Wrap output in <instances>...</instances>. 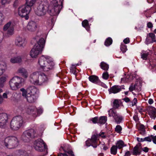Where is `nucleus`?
<instances>
[{"instance_id":"393cba45","label":"nucleus","mask_w":156,"mask_h":156,"mask_svg":"<svg viewBox=\"0 0 156 156\" xmlns=\"http://www.w3.org/2000/svg\"><path fill=\"white\" fill-rule=\"evenodd\" d=\"M18 72L21 74L25 78H27L28 76V73L27 71L23 68H20Z\"/></svg>"},{"instance_id":"37998d69","label":"nucleus","mask_w":156,"mask_h":156,"mask_svg":"<svg viewBox=\"0 0 156 156\" xmlns=\"http://www.w3.org/2000/svg\"><path fill=\"white\" fill-rule=\"evenodd\" d=\"M112 42V40L111 37H108L105 40V44L107 46H108L110 45Z\"/></svg>"},{"instance_id":"6e6d98bb","label":"nucleus","mask_w":156,"mask_h":156,"mask_svg":"<svg viewBox=\"0 0 156 156\" xmlns=\"http://www.w3.org/2000/svg\"><path fill=\"white\" fill-rule=\"evenodd\" d=\"M5 17L3 14L1 12H0V25L2 23Z\"/></svg>"},{"instance_id":"79ce46f5","label":"nucleus","mask_w":156,"mask_h":156,"mask_svg":"<svg viewBox=\"0 0 156 156\" xmlns=\"http://www.w3.org/2000/svg\"><path fill=\"white\" fill-rule=\"evenodd\" d=\"M17 154L19 156H28L26 151L20 150H18Z\"/></svg>"},{"instance_id":"8fccbe9b","label":"nucleus","mask_w":156,"mask_h":156,"mask_svg":"<svg viewBox=\"0 0 156 156\" xmlns=\"http://www.w3.org/2000/svg\"><path fill=\"white\" fill-rule=\"evenodd\" d=\"M148 34L149 37L151 38L152 42H154L156 41L155 35L153 33H150Z\"/></svg>"},{"instance_id":"0e129e2a","label":"nucleus","mask_w":156,"mask_h":156,"mask_svg":"<svg viewBox=\"0 0 156 156\" xmlns=\"http://www.w3.org/2000/svg\"><path fill=\"white\" fill-rule=\"evenodd\" d=\"M152 138V140L154 144H156V136H154L153 135Z\"/></svg>"},{"instance_id":"bf43d9fd","label":"nucleus","mask_w":156,"mask_h":156,"mask_svg":"<svg viewBox=\"0 0 156 156\" xmlns=\"http://www.w3.org/2000/svg\"><path fill=\"white\" fill-rule=\"evenodd\" d=\"M132 106H133L134 105H135L137 103V100L136 98H134L133 101L132 102Z\"/></svg>"},{"instance_id":"ddd939ff","label":"nucleus","mask_w":156,"mask_h":156,"mask_svg":"<svg viewBox=\"0 0 156 156\" xmlns=\"http://www.w3.org/2000/svg\"><path fill=\"white\" fill-rule=\"evenodd\" d=\"M11 22H9L5 24L4 26L3 30L4 31H7V33L8 34L12 35L13 33L14 28L11 25Z\"/></svg>"},{"instance_id":"052dcab7","label":"nucleus","mask_w":156,"mask_h":156,"mask_svg":"<svg viewBox=\"0 0 156 156\" xmlns=\"http://www.w3.org/2000/svg\"><path fill=\"white\" fill-rule=\"evenodd\" d=\"M130 40L129 38H126L123 40V42L125 44H127L129 43Z\"/></svg>"},{"instance_id":"412c9836","label":"nucleus","mask_w":156,"mask_h":156,"mask_svg":"<svg viewBox=\"0 0 156 156\" xmlns=\"http://www.w3.org/2000/svg\"><path fill=\"white\" fill-rule=\"evenodd\" d=\"M15 44L19 47H21L23 46L24 43V39L22 37H18L15 40Z\"/></svg>"},{"instance_id":"49530a36","label":"nucleus","mask_w":156,"mask_h":156,"mask_svg":"<svg viewBox=\"0 0 156 156\" xmlns=\"http://www.w3.org/2000/svg\"><path fill=\"white\" fill-rule=\"evenodd\" d=\"M20 90L22 92V96L24 98H26L27 96V91L24 88H22L20 89Z\"/></svg>"},{"instance_id":"4468645a","label":"nucleus","mask_w":156,"mask_h":156,"mask_svg":"<svg viewBox=\"0 0 156 156\" xmlns=\"http://www.w3.org/2000/svg\"><path fill=\"white\" fill-rule=\"evenodd\" d=\"M27 28L29 31L34 32L36 31L37 29V24L34 21H30L27 26Z\"/></svg>"},{"instance_id":"09e8293b","label":"nucleus","mask_w":156,"mask_h":156,"mask_svg":"<svg viewBox=\"0 0 156 156\" xmlns=\"http://www.w3.org/2000/svg\"><path fill=\"white\" fill-rule=\"evenodd\" d=\"M120 49L123 53L126 52V51L127 50V48L126 45L123 44H121L120 47Z\"/></svg>"},{"instance_id":"4be33fe9","label":"nucleus","mask_w":156,"mask_h":156,"mask_svg":"<svg viewBox=\"0 0 156 156\" xmlns=\"http://www.w3.org/2000/svg\"><path fill=\"white\" fill-rule=\"evenodd\" d=\"M26 98L27 101L29 103L34 102L36 100V97L35 95L29 94H27Z\"/></svg>"},{"instance_id":"7c9ffc66","label":"nucleus","mask_w":156,"mask_h":156,"mask_svg":"<svg viewBox=\"0 0 156 156\" xmlns=\"http://www.w3.org/2000/svg\"><path fill=\"white\" fill-rule=\"evenodd\" d=\"M121 102V101L118 99H115L113 102V108H112L116 109L119 107V104Z\"/></svg>"},{"instance_id":"6ab92c4d","label":"nucleus","mask_w":156,"mask_h":156,"mask_svg":"<svg viewBox=\"0 0 156 156\" xmlns=\"http://www.w3.org/2000/svg\"><path fill=\"white\" fill-rule=\"evenodd\" d=\"M26 111L29 114H34L37 112V108L34 106H30L27 108Z\"/></svg>"},{"instance_id":"a19ab883","label":"nucleus","mask_w":156,"mask_h":156,"mask_svg":"<svg viewBox=\"0 0 156 156\" xmlns=\"http://www.w3.org/2000/svg\"><path fill=\"white\" fill-rule=\"evenodd\" d=\"M117 147L115 145H113L110 149L111 153L112 154L115 155L117 153Z\"/></svg>"},{"instance_id":"cd10ccee","label":"nucleus","mask_w":156,"mask_h":156,"mask_svg":"<svg viewBox=\"0 0 156 156\" xmlns=\"http://www.w3.org/2000/svg\"><path fill=\"white\" fill-rule=\"evenodd\" d=\"M141 151L140 150V148L136 145L133 149V154L134 155H140Z\"/></svg>"},{"instance_id":"a18cd8bd","label":"nucleus","mask_w":156,"mask_h":156,"mask_svg":"<svg viewBox=\"0 0 156 156\" xmlns=\"http://www.w3.org/2000/svg\"><path fill=\"white\" fill-rule=\"evenodd\" d=\"M70 72L73 74H75L76 72V66L75 65H72L70 68Z\"/></svg>"},{"instance_id":"603ef678","label":"nucleus","mask_w":156,"mask_h":156,"mask_svg":"<svg viewBox=\"0 0 156 156\" xmlns=\"http://www.w3.org/2000/svg\"><path fill=\"white\" fill-rule=\"evenodd\" d=\"M153 135H151L144 138V141L150 142L152 140Z\"/></svg>"},{"instance_id":"3c124183","label":"nucleus","mask_w":156,"mask_h":156,"mask_svg":"<svg viewBox=\"0 0 156 156\" xmlns=\"http://www.w3.org/2000/svg\"><path fill=\"white\" fill-rule=\"evenodd\" d=\"M109 74H108V73L107 72H104L102 75V78L105 80H107L109 77Z\"/></svg>"},{"instance_id":"aec40b11","label":"nucleus","mask_w":156,"mask_h":156,"mask_svg":"<svg viewBox=\"0 0 156 156\" xmlns=\"http://www.w3.org/2000/svg\"><path fill=\"white\" fill-rule=\"evenodd\" d=\"M37 90L34 86H30L27 89V94L34 95L37 93Z\"/></svg>"},{"instance_id":"c756f323","label":"nucleus","mask_w":156,"mask_h":156,"mask_svg":"<svg viewBox=\"0 0 156 156\" xmlns=\"http://www.w3.org/2000/svg\"><path fill=\"white\" fill-rule=\"evenodd\" d=\"M21 9H23V11L28 14L31 10V8L26 4L20 7Z\"/></svg>"},{"instance_id":"ea45409f","label":"nucleus","mask_w":156,"mask_h":156,"mask_svg":"<svg viewBox=\"0 0 156 156\" xmlns=\"http://www.w3.org/2000/svg\"><path fill=\"white\" fill-rule=\"evenodd\" d=\"M61 147L62 148L64 151L65 152V153L68 154L70 156H74V154H73V151L70 149H66L65 147H63L62 146Z\"/></svg>"},{"instance_id":"4c0bfd02","label":"nucleus","mask_w":156,"mask_h":156,"mask_svg":"<svg viewBox=\"0 0 156 156\" xmlns=\"http://www.w3.org/2000/svg\"><path fill=\"white\" fill-rule=\"evenodd\" d=\"M100 66L101 68L105 70H107L109 68L108 65L104 62H101Z\"/></svg>"},{"instance_id":"f704fd0d","label":"nucleus","mask_w":156,"mask_h":156,"mask_svg":"<svg viewBox=\"0 0 156 156\" xmlns=\"http://www.w3.org/2000/svg\"><path fill=\"white\" fill-rule=\"evenodd\" d=\"M6 80V77L3 76L0 78V87L2 88L4 87Z\"/></svg>"},{"instance_id":"39448f33","label":"nucleus","mask_w":156,"mask_h":156,"mask_svg":"<svg viewBox=\"0 0 156 156\" xmlns=\"http://www.w3.org/2000/svg\"><path fill=\"white\" fill-rule=\"evenodd\" d=\"M105 132H102L99 134L96 133L93 135L90 139H88L85 142L86 146L89 147L92 146L94 148H96L97 147L98 139L99 136H101L102 138H105L106 136L104 135Z\"/></svg>"},{"instance_id":"f3484780","label":"nucleus","mask_w":156,"mask_h":156,"mask_svg":"<svg viewBox=\"0 0 156 156\" xmlns=\"http://www.w3.org/2000/svg\"><path fill=\"white\" fill-rule=\"evenodd\" d=\"M148 113L150 117L154 119L156 117V109L152 107H150L149 108Z\"/></svg>"},{"instance_id":"5701e85b","label":"nucleus","mask_w":156,"mask_h":156,"mask_svg":"<svg viewBox=\"0 0 156 156\" xmlns=\"http://www.w3.org/2000/svg\"><path fill=\"white\" fill-rule=\"evenodd\" d=\"M140 83L138 82H136L134 86L132 84L129 87V90L130 91H132L133 90H140Z\"/></svg>"},{"instance_id":"a211bd4d","label":"nucleus","mask_w":156,"mask_h":156,"mask_svg":"<svg viewBox=\"0 0 156 156\" xmlns=\"http://www.w3.org/2000/svg\"><path fill=\"white\" fill-rule=\"evenodd\" d=\"M18 14L19 16L22 18H24L25 19L27 20L29 18L28 14L25 12L23 11V9H21L20 7L18 9Z\"/></svg>"},{"instance_id":"f03ea898","label":"nucleus","mask_w":156,"mask_h":156,"mask_svg":"<svg viewBox=\"0 0 156 156\" xmlns=\"http://www.w3.org/2000/svg\"><path fill=\"white\" fill-rule=\"evenodd\" d=\"M45 41L44 38H40L35 44L30 52V55L32 58H36L41 53L44 49Z\"/></svg>"},{"instance_id":"9b49d317","label":"nucleus","mask_w":156,"mask_h":156,"mask_svg":"<svg viewBox=\"0 0 156 156\" xmlns=\"http://www.w3.org/2000/svg\"><path fill=\"white\" fill-rule=\"evenodd\" d=\"M8 115L5 112L0 113V127L5 128L8 122Z\"/></svg>"},{"instance_id":"864d4df0","label":"nucleus","mask_w":156,"mask_h":156,"mask_svg":"<svg viewBox=\"0 0 156 156\" xmlns=\"http://www.w3.org/2000/svg\"><path fill=\"white\" fill-rule=\"evenodd\" d=\"M90 120L94 124L96 123H98V119L97 117H95L92 118L90 119Z\"/></svg>"},{"instance_id":"e433bc0d","label":"nucleus","mask_w":156,"mask_h":156,"mask_svg":"<svg viewBox=\"0 0 156 156\" xmlns=\"http://www.w3.org/2000/svg\"><path fill=\"white\" fill-rule=\"evenodd\" d=\"M82 25L83 26L85 27L87 30H89L90 26L87 20H84L82 22Z\"/></svg>"},{"instance_id":"c9c22d12","label":"nucleus","mask_w":156,"mask_h":156,"mask_svg":"<svg viewBox=\"0 0 156 156\" xmlns=\"http://www.w3.org/2000/svg\"><path fill=\"white\" fill-rule=\"evenodd\" d=\"M37 0H26L25 4L31 7L35 3Z\"/></svg>"},{"instance_id":"de8ad7c7","label":"nucleus","mask_w":156,"mask_h":156,"mask_svg":"<svg viewBox=\"0 0 156 156\" xmlns=\"http://www.w3.org/2000/svg\"><path fill=\"white\" fill-rule=\"evenodd\" d=\"M122 130V128L119 125H117L115 129V131L117 133H120L121 132V131Z\"/></svg>"},{"instance_id":"9d476101","label":"nucleus","mask_w":156,"mask_h":156,"mask_svg":"<svg viewBox=\"0 0 156 156\" xmlns=\"http://www.w3.org/2000/svg\"><path fill=\"white\" fill-rule=\"evenodd\" d=\"M62 6V5H61ZM61 6V4L58 3H52V5H49L48 9V12L51 16H55L57 15L59 13Z\"/></svg>"},{"instance_id":"f8f14e48","label":"nucleus","mask_w":156,"mask_h":156,"mask_svg":"<svg viewBox=\"0 0 156 156\" xmlns=\"http://www.w3.org/2000/svg\"><path fill=\"white\" fill-rule=\"evenodd\" d=\"M55 66V63L52 59L49 58V59H47V62L45 64L41 69L45 72H47L53 69Z\"/></svg>"},{"instance_id":"f257e3e1","label":"nucleus","mask_w":156,"mask_h":156,"mask_svg":"<svg viewBox=\"0 0 156 156\" xmlns=\"http://www.w3.org/2000/svg\"><path fill=\"white\" fill-rule=\"evenodd\" d=\"M30 82L35 85H41L48 83L49 78L44 73L36 72L31 74L30 76Z\"/></svg>"},{"instance_id":"72a5a7b5","label":"nucleus","mask_w":156,"mask_h":156,"mask_svg":"<svg viewBox=\"0 0 156 156\" xmlns=\"http://www.w3.org/2000/svg\"><path fill=\"white\" fill-rule=\"evenodd\" d=\"M139 130L141 134L144 135L146 133V131L144 126L142 124L140 125L139 127Z\"/></svg>"},{"instance_id":"1a4fd4ad","label":"nucleus","mask_w":156,"mask_h":156,"mask_svg":"<svg viewBox=\"0 0 156 156\" xmlns=\"http://www.w3.org/2000/svg\"><path fill=\"white\" fill-rule=\"evenodd\" d=\"M37 136L36 131L33 129H30L24 131L22 135V139L25 142H29L30 139Z\"/></svg>"},{"instance_id":"a878e982","label":"nucleus","mask_w":156,"mask_h":156,"mask_svg":"<svg viewBox=\"0 0 156 156\" xmlns=\"http://www.w3.org/2000/svg\"><path fill=\"white\" fill-rule=\"evenodd\" d=\"M88 78L89 81L93 83H97L99 81L98 77L95 75L90 76Z\"/></svg>"},{"instance_id":"774afa93","label":"nucleus","mask_w":156,"mask_h":156,"mask_svg":"<svg viewBox=\"0 0 156 156\" xmlns=\"http://www.w3.org/2000/svg\"><path fill=\"white\" fill-rule=\"evenodd\" d=\"M133 119L136 122L137 121L139 120L138 117L136 115L133 116Z\"/></svg>"},{"instance_id":"58836bf2","label":"nucleus","mask_w":156,"mask_h":156,"mask_svg":"<svg viewBox=\"0 0 156 156\" xmlns=\"http://www.w3.org/2000/svg\"><path fill=\"white\" fill-rule=\"evenodd\" d=\"M107 120V117L105 116H102L100 117L98 119V123L104 124Z\"/></svg>"},{"instance_id":"2f4dec72","label":"nucleus","mask_w":156,"mask_h":156,"mask_svg":"<svg viewBox=\"0 0 156 156\" xmlns=\"http://www.w3.org/2000/svg\"><path fill=\"white\" fill-rule=\"evenodd\" d=\"M123 117L121 115H118L114 118V119L115 122L117 124H120L122 122L123 119Z\"/></svg>"},{"instance_id":"69168bd1","label":"nucleus","mask_w":156,"mask_h":156,"mask_svg":"<svg viewBox=\"0 0 156 156\" xmlns=\"http://www.w3.org/2000/svg\"><path fill=\"white\" fill-rule=\"evenodd\" d=\"M137 140L138 142H143L144 141V138H140L139 137L137 138Z\"/></svg>"},{"instance_id":"423d86ee","label":"nucleus","mask_w":156,"mask_h":156,"mask_svg":"<svg viewBox=\"0 0 156 156\" xmlns=\"http://www.w3.org/2000/svg\"><path fill=\"white\" fill-rule=\"evenodd\" d=\"M49 4L46 0L41 1L35 11L36 14L40 16H44L48 12Z\"/></svg>"},{"instance_id":"2eb2a0df","label":"nucleus","mask_w":156,"mask_h":156,"mask_svg":"<svg viewBox=\"0 0 156 156\" xmlns=\"http://www.w3.org/2000/svg\"><path fill=\"white\" fill-rule=\"evenodd\" d=\"M49 57H45L42 55L39 58L38 60V63L40 66V68L41 69L47 62V59H49Z\"/></svg>"},{"instance_id":"20e7f679","label":"nucleus","mask_w":156,"mask_h":156,"mask_svg":"<svg viewBox=\"0 0 156 156\" xmlns=\"http://www.w3.org/2000/svg\"><path fill=\"white\" fill-rule=\"evenodd\" d=\"M24 83V79L22 77L15 76L10 80L9 84L12 90H16Z\"/></svg>"},{"instance_id":"c03bdc74","label":"nucleus","mask_w":156,"mask_h":156,"mask_svg":"<svg viewBox=\"0 0 156 156\" xmlns=\"http://www.w3.org/2000/svg\"><path fill=\"white\" fill-rule=\"evenodd\" d=\"M148 52H143L141 53V58L144 60H146L148 57Z\"/></svg>"},{"instance_id":"473e14b6","label":"nucleus","mask_w":156,"mask_h":156,"mask_svg":"<svg viewBox=\"0 0 156 156\" xmlns=\"http://www.w3.org/2000/svg\"><path fill=\"white\" fill-rule=\"evenodd\" d=\"M116 146L119 149L122 148L124 146H126V145H125L124 144L123 141L122 140H119L117 141V143L116 144Z\"/></svg>"},{"instance_id":"dca6fc26","label":"nucleus","mask_w":156,"mask_h":156,"mask_svg":"<svg viewBox=\"0 0 156 156\" xmlns=\"http://www.w3.org/2000/svg\"><path fill=\"white\" fill-rule=\"evenodd\" d=\"M121 90L122 87L121 86L114 85L109 89L108 90L110 94L112 93L115 94L120 92Z\"/></svg>"},{"instance_id":"e2e57ef3","label":"nucleus","mask_w":156,"mask_h":156,"mask_svg":"<svg viewBox=\"0 0 156 156\" xmlns=\"http://www.w3.org/2000/svg\"><path fill=\"white\" fill-rule=\"evenodd\" d=\"M124 101H125L127 103L130 101V100L129 98L128 97H126L122 99Z\"/></svg>"},{"instance_id":"5fc2aeb1","label":"nucleus","mask_w":156,"mask_h":156,"mask_svg":"<svg viewBox=\"0 0 156 156\" xmlns=\"http://www.w3.org/2000/svg\"><path fill=\"white\" fill-rule=\"evenodd\" d=\"M100 147L101 149H103L105 151H106L108 149V147L106 146V145L104 143L100 144Z\"/></svg>"},{"instance_id":"338daca9","label":"nucleus","mask_w":156,"mask_h":156,"mask_svg":"<svg viewBox=\"0 0 156 156\" xmlns=\"http://www.w3.org/2000/svg\"><path fill=\"white\" fill-rule=\"evenodd\" d=\"M131 154L130 151H128L126 152L124 156H130Z\"/></svg>"},{"instance_id":"bb28decb","label":"nucleus","mask_w":156,"mask_h":156,"mask_svg":"<svg viewBox=\"0 0 156 156\" xmlns=\"http://www.w3.org/2000/svg\"><path fill=\"white\" fill-rule=\"evenodd\" d=\"M22 61V58L20 56L14 57L10 59L11 62L13 63H20Z\"/></svg>"},{"instance_id":"6e6552de","label":"nucleus","mask_w":156,"mask_h":156,"mask_svg":"<svg viewBox=\"0 0 156 156\" xmlns=\"http://www.w3.org/2000/svg\"><path fill=\"white\" fill-rule=\"evenodd\" d=\"M23 123L22 117L21 116H16L12 119L10 122V128L13 130H17L22 125Z\"/></svg>"},{"instance_id":"b1692460","label":"nucleus","mask_w":156,"mask_h":156,"mask_svg":"<svg viewBox=\"0 0 156 156\" xmlns=\"http://www.w3.org/2000/svg\"><path fill=\"white\" fill-rule=\"evenodd\" d=\"M6 64L3 62H0V76L2 75L6 69Z\"/></svg>"},{"instance_id":"0eeeda50","label":"nucleus","mask_w":156,"mask_h":156,"mask_svg":"<svg viewBox=\"0 0 156 156\" xmlns=\"http://www.w3.org/2000/svg\"><path fill=\"white\" fill-rule=\"evenodd\" d=\"M34 147L35 150L39 152H44L43 155L47 153V146L45 143L41 139H38L35 141Z\"/></svg>"},{"instance_id":"13d9d810","label":"nucleus","mask_w":156,"mask_h":156,"mask_svg":"<svg viewBox=\"0 0 156 156\" xmlns=\"http://www.w3.org/2000/svg\"><path fill=\"white\" fill-rule=\"evenodd\" d=\"M147 26L148 28H151L153 27V25L151 22H149L147 23Z\"/></svg>"},{"instance_id":"7ed1b4c3","label":"nucleus","mask_w":156,"mask_h":156,"mask_svg":"<svg viewBox=\"0 0 156 156\" xmlns=\"http://www.w3.org/2000/svg\"><path fill=\"white\" fill-rule=\"evenodd\" d=\"M2 145L9 149H13L16 147L18 144L17 138L14 136H9L6 137L1 143Z\"/></svg>"},{"instance_id":"680f3d73","label":"nucleus","mask_w":156,"mask_h":156,"mask_svg":"<svg viewBox=\"0 0 156 156\" xmlns=\"http://www.w3.org/2000/svg\"><path fill=\"white\" fill-rule=\"evenodd\" d=\"M142 150L144 151L146 153L147 152L149 151V149L147 147H145L143 148L142 149Z\"/></svg>"},{"instance_id":"c85d7f7f","label":"nucleus","mask_w":156,"mask_h":156,"mask_svg":"<svg viewBox=\"0 0 156 156\" xmlns=\"http://www.w3.org/2000/svg\"><path fill=\"white\" fill-rule=\"evenodd\" d=\"M115 109L112 108L110 109L108 112L109 116H112L114 119L118 115L116 111H115Z\"/></svg>"},{"instance_id":"4d7b16f0","label":"nucleus","mask_w":156,"mask_h":156,"mask_svg":"<svg viewBox=\"0 0 156 156\" xmlns=\"http://www.w3.org/2000/svg\"><path fill=\"white\" fill-rule=\"evenodd\" d=\"M52 3H58L59 4H61V5H62V2L61 0H53Z\"/></svg>"}]
</instances>
